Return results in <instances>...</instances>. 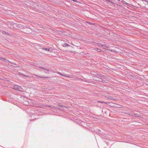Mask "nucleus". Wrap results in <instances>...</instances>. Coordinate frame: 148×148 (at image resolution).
Segmentation results:
<instances>
[{"instance_id": "nucleus-1", "label": "nucleus", "mask_w": 148, "mask_h": 148, "mask_svg": "<svg viewBox=\"0 0 148 148\" xmlns=\"http://www.w3.org/2000/svg\"><path fill=\"white\" fill-rule=\"evenodd\" d=\"M58 74H59L61 76H64V77H71L70 75H66V74H65V75L63 74H62V73H60V72H58Z\"/></svg>"}, {"instance_id": "nucleus-2", "label": "nucleus", "mask_w": 148, "mask_h": 148, "mask_svg": "<svg viewBox=\"0 0 148 148\" xmlns=\"http://www.w3.org/2000/svg\"><path fill=\"white\" fill-rule=\"evenodd\" d=\"M13 88L16 90L21 91V90H19V86L18 85H15L14 86Z\"/></svg>"}, {"instance_id": "nucleus-3", "label": "nucleus", "mask_w": 148, "mask_h": 148, "mask_svg": "<svg viewBox=\"0 0 148 148\" xmlns=\"http://www.w3.org/2000/svg\"><path fill=\"white\" fill-rule=\"evenodd\" d=\"M0 60L3 61H4L6 62H9V61L5 58L0 57Z\"/></svg>"}, {"instance_id": "nucleus-4", "label": "nucleus", "mask_w": 148, "mask_h": 148, "mask_svg": "<svg viewBox=\"0 0 148 148\" xmlns=\"http://www.w3.org/2000/svg\"><path fill=\"white\" fill-rule=\"evenodd\" d=\"M34 75L36 76H37L39 77L42 78H48V77L39 76L36 75Z\"/></svg>"}, {"instance_id": "nucleus-5", "label": "nucleus", "mask_w": 148, "mask_h": 148, "mask_svg": "<svg viewBox=\"0 0 148 148\" xmlns=\"http://www.w3.org/2000/svg\"><path fill=\"white\" fill-rule=\"evenodd\" d=\"M121 2L123 3H124V4H125L127 5L128 6H130V4L127 3L124 0H122L121 1Z\"/></svg>"}, {"instance_id": "nucleus-6", "label": "nucleus", "mask_w": 148, "mask_h": 148, "mask_svg": "<svg viewBox=\"0 0 148 148\" xmlns=\"http://www.w3.org/2000/svg\"><path fill=\"white\" fill-rule=\"evenodd\" d=\"M42 49L46 51H49L50 50V49L49 48H42Z\"/></svg>"}, {"instance_id": "nucleus-7", "label": "nucleus", "mask_w": 148, "mask_h": 148, "mask_svg": "<svg viewBox=\"0 0 148 148\" xmlns=\"http://www.w3.org/2000/svg\"><path fill=\"white\" fill-rule=\"evenodd\" d=\"M107 1H109L110 3H112L113 5L114 4V2L111 1H110V0H107Z\"/></svg>"}, {"instance_id": "nucleus-8", "label": "nucleus", "mask_w": 148, "mask_h": 148, "mask_svg": "<svg viewBox=\"0 0 148 148\" xmlns=\"http://www.w3.org/2000/svg\"><path fill=\"white\" fill-rule=\"evenodd\" d=\"M101 77H103V78L105 79H106V77L105 76H104L102 75H101L100 76Z\"/></svg>"}, {"instance_id": "nucleus-9", "label": "nucleus", "mask_w": 148, "mask_h": 148, "mask_svg": "<svg viewBox=\"0 0 148 148\" xmlns=\"http://www.w3.org/2000/svg\"><path fill=\"white\" fill-rule=\"evenodd\" d=\"M64 46L65 47H66L67 46H69L68 44L66 43L64 44Z\"/></svg>"}, {"instance_id": "nucleus-10", "label": "nucleus", "mask_w": 148, "mask_h": 148, "mask_svg": "<svg viewBox=\"0 0 148 148\" xmlns=\"http://www.w3.org/2000/svg\"><path fill=\"white\" fill-rule=\"evenodd\" d=\"M95 49H96V50H97V51L98 52H101V50L100 49H97V48H95Z\"/></svg>"}, {"instance_id": "nucleus-11", "label": "nucleus", "mask_w": 148, "mask_h": 148, "mask_svg": "<svg viewBox=\"0 0 148 148\" xmlns=\"http://www.w3.org/2000/svg\"><path fill=\"white\" fill-rule=\"evenodd\" d=\"M22 75H23V76L26 77H29V76L28 75H23V74H22Z\"/></svg>"}, {"instance_id": "nucleus-12", "label": "nucleus", "mask_w": 148, "mask_h": 148, "mask_svg": "<svg viewBox=\"0 0 148 148\" xmlns=\"http://www.w3.org/2000/svg\"><path fill=\"white\" fill-rule=\"evenodd\" d=\"M60 107H65L66 108H67V107H66V106H63L62 105H59Z\"/></svg>"}, {"instance_id": "nucleus-13", "label": "nucleus", "mask_w": 148, "mask_h": 148, "mask_svg": "<svg viewBox=\"0 0 148 148\" xmlns=\"http://www.w3.org/2000/svg\"><path fill=\"white\" fill-rule=\"evenodd\" d=\"M49 107H51V108H56V107L54 106H49Z\"/></svg>"}, {"instance_id": "nucleus-14", "label": "nucleus", "mask_w": 148, "mask_h": 148, "mask_svg": "<svg viewBox=\"0 0 148 148\" xmlns=\"http://www.w3.org/2000/svg\"><path fill=\"white\" fill-rule=\"evenodd\" d=\"M39 68H40V69H45V68L43 67H41V66H39Z\"/></svg>"}, {"instance_id": "nucleus-15", "label": "nucleus", "mask_w": 148, "mask_h": 148, "mask_svg": "<svg viewBox=\"0 0 148 148\" xmlns=\"http://www.w3.org/2000/svg\"><path fill=\"white\" fill-rule=\"evenodd\" d=\"M2 33L3 34H7V33L5 31H3L2 32Z\"/></svg>"}, {"instance_id": "nucleus-16", "label": "nucleus", "mask_w": 148, "mask_h": 148, "mask_svg": "<svg viewBox=\"0 0 148 148\" xmlns=\"http://www.w3.org/2000/svg\"><path fill=\"white\" fill-rule=\"evenodd\" d=\"M44 69V70H46V71H49V70L47 69H45H45Z\"/></svg>"}, {"instance_id": "nucleus-17", "label": "nucleus", "mask_w": 148, "mask_h": 148, "mask_svg": "<svg viewBox=\"0 0 148 148\" xmlns=\"http://www.w3.org/2000/svg\"><path fill=\"white\" fill-rule=\"evenodd\" d=\"M99 46H103L101 44H99Z\"/></svg>"}, {"instance_id": "nucleus-18", "label": "nucleus", "mask_w": 148, "mask_h": 148, "mask_svg": "<svg viewBox=\"0 0 148 148\" xmlns=\"http://www.w3.org/2000/svg\"><path fill=\"white\" fill-rule=\"evenodd\" d=\"M72 1H74L75 2H77L76 0H72Z\"/></svg>"}, {"instance_id": "nucleus-19", "label": "nucleus", "mask_w": 148, "mask_h": 148, "mask_svg": "<svg viewBox=\"0 0 148 148\" xmlns=\"http://www.w3.org/2000/svg\"><path fill=\"white\" fill-rule=\"evenodd\" d=\"M98 102H100V103H104L105 102H101V101H98Z\"/></svg>"}, {"instance_id": "nucleus-20", "label": "nucleus", "mask_w": 148, "mask_h": 148, "mask_svg": "<svg viewBox=\"0 0 148 148\" xmlns=\"http://www.w3.org/2000/svg\"><path fill=\"white\" fill-rule=\"evenodd\" d=\"M146 2L148 4V0H146Z\"/></svg>"}, {"instance_id": "nucleus-21", "label": "nucleus", "mask_w": 148, "mask_h": 148, "mask_svg": "<svg viewBox=\"0 0 148 148\" xmlns=\"http://www.w3.org/2000/svg\"><path fill=\"white\" fill-rule=\"evenodd\" d=\"M102 81H103V82H105L106 81V80H103Z\"/></svg>"}, {"instance_id": "nucleus-22", "label": "nucleus", "mask_w": 148, "mask_h": 148, "mask_svg": "<svg viewBox=\"0 0 148 148\" xmlns=\"http://www.w3.org/2000/svg\"><path fill=\"white\" fill-rule=\"evenodd\" d=\"M142 1H145V2H146V0H142Z\"/></svg>"}, {"instance_id": "nucleus-23", "label": "nucleus", "mask_w": 148, "mask_h": 148, "mask_svg": "<svg viewBox=\"0 0 148 148\" xmlns=\"http://www.w3.org/2000/svg\"><path fill=\"white\" fill-rule=\"evenodd\" d=\"M45 73H48L47 72H46V71H45Z\"/></svg>"}, {"instance_id": "nucleus-24", "label": "nucleus", "mask_w": 148, "mask_h": 148, "mask_svg": "<svg viewBox=\"0 0 148 148\" xmlns=\"http://www.w3.org/2000/svg\"><path fill=\"white\" fill-rule=\"evenodd\" d=\"M118 1H120L121 0H117Z\"/></svg>"}, {"instance_id": "nucleus-25", "label": "nucleus", "mask_w": 148, "mask_h": 148, "mask_svg": "<svg viewBox=\"0 0 148 148\" xmlns=\"http://www.w3.org/2000/svg\"><path fill=\"white\" fill-rule=\"evenodd\" d=\"M98 131H99V132H100V130H98Z\"/></svg>"}, {"instance_id": "nucleus-26", "label": "nucleus", "mask_w": 148, "mask_h": 148, "mask_svg": "<svg viewBox=\"0 0 148 148\" xmlns=\"http://www.w3.org/2000/svg\"><path fill=\"white\" fill-rule=\"evenodd\" d=\"M147 125H148V124Z\"/></svg>"}]
</instances>
